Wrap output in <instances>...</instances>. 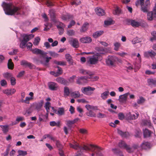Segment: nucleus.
<instances>
[{
    "label": "nucleus",
    "instance_id": "nucleus-19",
    "mask_svg": "<svg viewBox=\"0 0 156 156\" xmlns=\"http://www.w3.org/2000/svg\"><path fill=\"white\" fill-rule=\"evenodd\" d=\"M129 94V93L128 92L124 94L120 95L118 100L121 102L123 103L126 102L127 100V97Z\"/></svg>",
    "mask_w": 156,
    "mask_h": 156
},
{
    "label": "nucleus",
    "instance_id": "nucleus-9",
    "mask_svg": "<svg viewBox=\"0 0 156 156\" xmlns=\"http://www.w3.org/2000/svg\"><path fill=\"white\" fill-rule=\"evenodd\" d=\"M118 145L120 148L126 149L128 153H131L133 151L132 148H131L124 141L122 140L119 141Z\"/></svg>",
    "mask_w": 156,
    "mask_h": 156
},
{
    "label": "nucleus",
    "instance_id": "nucleus-30",
    "mask_svg": "<svg viewBox=\"0 0 156 156\" xmlns=\"http://www.w3.org/2000/svg\"><path fill=\"white\" fill-rule=\"evenodd\" d=\"M32 107L29 108H27L25 112L23 113V114L25 115L26 116H28L30 114L33 112V110L32 108Z\"/></svg>",
    "mask_w": 156,
    "mask_h": 156
},
{
    "label": "nucleus",
    "instance_id": "nucleus-50",
    "mask_svg": "<svg viewBox=\"0 0 156 156\" xmlns=\"http://www.w3.org/2000/svg\"><path fill=\"white\" fill-rule=\"evenodd\" d=\"M59 123V122H58V123H57L55 122L54 121H53L50 122V125L52 126H60Z\"/></svg>",
    "mask_w": 156,
    "mask_h": 156
},
{
    "label": "nucleus",
    "instance_id": "nucleus-24",
    "mask_svg": "<svg viewBox=\"0 0 156 156\" xmlns=\"http://www.w3.org/2000/svg\"><path fill=\"white\" fill-rule=\"evenodd\" d=\"M45 56L44 58H44L45 59V61L42 60L41 61V63L44 65L45 66H47L48 65V62L50 59H51V57H47Z\"/></svg>",
    "mask_w": 156,
    "mask_h": 156
},
{
    "label": "nucleus",
    "instance_id": "nucleus-22",
    "mask_svg": "<svg viewBox=\"0 0 156 156\" xmlns=\"http://www.w3.org/2000/svg\"><path fill=\"white\" fill-rule=\"evenodd\" d=\"M57 67L58 70L56 73L54 72H51V74L54 75L55 76H57L60 75L62 74V69L61 67L59 66H57Z\"/></svg>",
    "mask_w": 156,
    "mask_h": 156
},
{
    "label": "nucleus",
    "instance_id": "nucleus-23",
    "mask_svg": "<svg viewBox=\"0 0 156 156\" xmlns=\"http://www.w3.org/2000/svg\"><path fill=\"white\" fill-rule=\"evenodd\" d=\"M61 18L64 21H69V20L73 19V16L70 14H67L62 16Z\"/></svg>",
    "mask_w": 156,
    "mask_h": 156
},
{
    "label": "nucleus",
    "instance_id": "nucleus-45",
    "mask_svg": "<svg viewBox=\"0 0 156 156\" xmlns=\"http://www.w3.org/2000/svg\"><path fill=\"white\" fill-rule=\"evenodd\" d=\"M8 68L9 69H12L13 68V64L12 62L11 59H10L8 60Z\"/></svg>",
    "mask_w": 156,
    "mask_h": 156
},
{
    "label": "nucleus",
    "instance_id": "nucleus-60",
    "mask_svg": "<svg viewBox=\"0 0 156 156\" xmlns=\"http://www.w3.org/2000/svg\"><path fill=\"white\" fill-rule=\"evenodd\" d=\"M3 92L7 95H11L9 89H6L3 90Z\"/></svg>",
    "mask_w": 156,
    "mask_h": 156
},
{
    "label": "nucleus",
    "instance_id": "nucleus-44",
    "mask_svg": "<svg viewBox=\"0 0 156 156\" xmlns=\"http://www.w3.org/2000/svg\"><path fill=\"white\" fill-rule=\"evenodd\" d=\"M54 63L58 65L65 66L66 65V62L64 61H59L57 60L54 61Z\"/></svg>",
    "mask_w": 156,
    "mask_h": 156
},
{
    "label": "nucleus",
    "instance_id": "nucleus-16",
    "mask_svg": "<svg viewBox=\"0 0 156 156\" xmlns=\"http://www.w3.org/2000/svg\"><path fill=\"white\" fill-rule=\"evenodd\" d=\"M56 80L58 83L64 85L68 86L69 84V82L68 80L60 77H58L56 79Z\"/></svg>",
    "mask_w": 156,
    "mask_h": 156
},
{
    "label": "nucleus",
    "instance_id": "nucleus-2",
    "mask_svg": "<svg viewBox=\"0 0 156 156\" xmlns=\"http://www.w3.org/2000/svg\"><path fill=\"white\" fill-rule=\"evenodd\" d=\"M70 147L71 148H72L73 149L75 150H80V152L81 154H80L81 155L82 154L83 151H94V149H93V148H98L99 150H101V148L98 147L97 146H95L92 144H90V147H89L83 144V146H80L76 142L74 141L73 144L70 143L69 144Z\"/></svg>",
    "mask_w": 156,
    "mask_h": 156
},
{
    "label": "nucleus",
    "instance_id": "nucleus-3",
    "mask_svg": "<svg viewBox=\"0 0 156 156\" xmlns=\"http://www.w3.org/2000/svg\"><path fill=\"white\" fill-rule=\"evenodd\" d=\"M80 73L83 75H87L88 76H83L79 77L76 80V83L79 84H83L87 82V79L91 78V76L93 74L90 71L84 69H80L79 70Z\"/></svg>",
    "mask_w": 156,
    "mask_h": 156
},
{
    "label": "nucleus",
    "instance_id": "nucleus-53",
    "mask_svg": "<svg viewBox=\"0 0 156 156\" xmlns=\"http://www.w3.org/2000/svg\"><path fill=\"white\" fill-rule=\"evenodd\" d=\"M18 50L17 49H14L9 53V54L10 55H16L18 52Z\"/></svg>",
    "mask_w": 156,
    "mask_h": 156
},
{
    "label": "nucleus",
    "instance_id": "nucleus-14",
    "mask_svg": "<svg viewBox=\"0 0 156 156\" xmlns=\"http://www.w3.org/2000/svg\"><path fill=\"white\" fill-rule=\"evenodd\" d=\"M48 85L49 88L51 90H56L58 87L57 83L52 82L48 83Z\"/></svg>",
    "mask_w": 156,
    "mask_h": 156
},
{
    "label": "nucleus",
    "instance_id": "nucleus-33",
    "mask_svg": "<svg viewBox=\"0 0 156 156\" xmlns=\"http://www.w3.org/2000/svg\"><path fill=\"white\" fill-rule=\"evenodd\" d=\"M103 33V31H97L93 34V36L94 38H97L102 34Z\"/></svg>",
    "mask_w": 156,
    "mask_h": 156
},
{
    "label": "nucleus",
    "instance_id": "nucleus-11",
    "mask_svg": "<svg viewBox=\"0 0 156 156\" xmlns=\"http://www.w3.org/2000/svg\"><path fill=\"white\" fill-rule=\"evenodd\" d=\"M44 101L41 100L39 102L34 103L31 106L37 112H39L41 110Z\"/></svg>",
    "mask_w": 156,
    "mask_h": 156
},
{
    "label": "nucleus",
    "instance_id": "nucleus-56",
    "mask_svg": "<svg viewBox=\"0 0 156 156\" xmlns=\"http://www.w3.org/2000/svg\"><path fill=\"white\" fill-rule=\"evenodd\" d=\"M67 34L70 36L73 35L75 34V31L73 30H69L67 31Z\"/></svg>",
    "mask_w": 156,
    "mask_h": 156
},
{
    "label": "nucleus",
    "instance_id": "nucleus-15",
    "mask_svg": "<svg viewBox=\"0 0 156 156\" xmlns=\"http://www.w3.org/2000/svg\"><path fill=\"white\" fill-rule=\"evenodd\" d=\"M95 50L98 52L96 54H98L101 56V55L105 54L106 51L105 48L103 47H97L95 48Z\"/></svg>",
    "mask_w": 156,
    "mask_h": 156
},
{
    "label": "nucleus",
    "instance_id": "nucleus-13",
    "mask_svg": "<svg viewBox=\"0 0 156 156\" xmlns=\"http://www.w3.org/2000/svg\"><path fill=\"white\" fill-rule=\"evenodd\" d=\"M32 51L34 54H40L41 55V57L43 58H44L45 56L47 55V54H48L47 52L37 48L32 49Z\"/></svg>",
    "mask_w": 156,
    "mask_h": 156
},
{
    "label": "nucleus",
    "instance_id": "nucleus-59",
    "mask_svg": "<svg viewBox=\"0 0 156 156\" xmlns=\"http://www.w3.org/2000/svg\"><path fill=\"white\" fill-rule=\"evenodd\" d=\"M140 42L139 39L137 37L134 38L132 41V43L133 44H135Z\"/></svg>",
    "mask_w": 156,
    "mask_h": 156
},
{
    "label": "nucleus",
    "instance_id": "nucleus-1",
    "mask_svg": "<svg viewBox=\"0 0 156 156\" xmlns=\"http://www.w3.org/2000/svg\"><path fill=\"white\" fill-rule=\"evenodd\" d=\"M5 14L8 15H21L24 14L23 10L20 8L15 6L12 3L3 2L2 4Z\"/></svg>",
    "mask_w": 156,
    "mask_h": 156
},
{
    "label": "nucleus",
    "instance_id": "nucleus-57",
    "mask_svg": "<svg viewBox=\"0 0 156 156\" xmlns=\"http://www.w3.org/2000/svg\"><path fill=\"white\" fill-rule=\"evenodd\" d=\"M48 53L51 56L53 57H57L58 55V54L54 51H49Z\"/></svg>",
    "mask_w": 156,
    "mask_h": 156
},
{
    "label": "nucleus",
    "instance_id": "nucleus-64",
    "mask_svg": "<svg viewBox=\"0 0 156 156\" xmlns=\"http://www.w3.org/2000/svg\"><path fill=\"white\" fill-rule=\"evenodd\" d=\"M59 154L60 156H66L65 155L62 149H59Z\"/></svg>",
    "mask_w": 156,
    "mask_h": 156
},
{
    "label": "nucleus",
    "instance_id": "nucleus-10",
    "mask_svg": "<svg viewBox=\"0 0 156 156\" xmlns=\"http://www.w3.org/2000/svg\"><path fill=\"white\" fill-rule=\"evenodd\" d=\"M95 90L94 88L90 86L83 87L81 89L83 93L88 95H91L93 93V91Z\"/></svg>",
    "mask_w": 156,
    "mask_h": 156
},
{
    "label": "nucleus",
    "instance_id": "nucleus-37",
    "mask_svg": "<svg viewBox=\"0 0 156 156\" xmlns=\"http://www.w3.org/2000/svg\"><path fill=\"white\" fill-rule=\"evenodd\" d=\"M86 113L87 115L90 117H96V114L94 112L90 109Z\"/></svg>",
    "mask_w": 156,
    "mask_h": 156
},
{
    "label": "nucleus",
    "instance_id": "nucleus-26",
    "mask_svg": "<svg viewBox=\"0 0 156 156\" xmlns=\"http://www.w3.org/2000/svg\"><path fill=\"white\" fill-rule=\"evenodd\" d=\"M65 58L69 63L70 64H72L73 61L71 56L69 54H66L65 55Z\"/></svg>",
    "mask_w": 156,
    "mask_h": 156
},
{
    "label": "nucleus",
    "instance_id": "nucleus-42",
    "mask_svg": "<svg viewBox=\"0 0 156 156\" xmlns=\"http://www.w3.org/2000/svg\"><path fill=\"white\" fill-rule=\"evenodd\" d=\"M64 114V110L63 108H58V110L57 111L56 114L59 115H62Z\"/></svg>",
    "mask_w": 156,
    "mask_h": 156
},
{
    "label": "nucleus",
    "instance_id": "nucleus-34",
    "mask_svg": "<svg viewBox=\"0 0 156 156\" xmlns=\"http://www.w3.org/2000/svg\"><path fill=\"white\" fill-rule=\"evenodd\" d=\"M144 55L148 56H150L151 57H153L155 56L156 55V53L153 51H147L144 53Z\"/></svg>",
    "mask_w": 156,
    "mask_h": 156
},
{
    "label": "nucleus",
    "instance_id": "nucleus-20",
    "mask_svg": "<svg viewBox=\"0 0 156 156\" xmlns=\"http://www.w3.org/2000/svg\"><path fill=\"white\" fill-rule=\"evenodd\" d=\"M95 10L96 14L99 16H103L105 14L104 10L100 8L97 7Z\"/></svg>",
    "mask_w": 156,
    "mask_h": 156
},
{
    "label": "nucleus",
    "instance_id": "nucleus-40",
    "mask_svg": "<svg viewBox=\"0 0 156 156\" xmlns=\"http://www.w3.org/2000/svg\"><path fill=\"white\" fill-rule=\"evenodd\" d=\"M139 114L138 112L135 113L134 114H130L129 116V118L131 119H136L138 117Z\"/></svg>",
    "mask_w": 156,
    "mask_h": 156
},
{
    "label": "nucleus",
    "instance_id": "nucleus-55",
    "mask_svg": "<svg viewBox=\"0 0 156 156\" xmlns=\"http://www.w3.org/2000/svg\"><path fill=\"white\" fill-rule=\"evenodd\" d=\"M151 34L153 37L150 38V40L151 41H153L154 40H156V32L153 31Z\"/></svg>",
    "mask_w": 156,
    "mask_h": 156
},
{
    "label": "nucleus",
    "instance_id": "nucleus-27",
    "mask_svg": "<svg viewBox=\"0 0 156 156\" xmlns=\"http://www.w3.org/2000/svg\"><path fill=\"white\" fill-rule=\"evenodd\" d=\"M70 94L69 89L67 87H65L64 89V96L66 98Z\"/></svg>",
    "mask_w": 156,
    "mask_h": 156
},
{
    "label": "nucleus",
    "instance_id": "nucleus-48",
    "mask_svg": "<svg viewBox=\"0 0 156 156\" xmlns=\"http://www.w3.org/2000/svg\"><path fill=\"white\" fill-rule=\"evenodd\" d=\"M85 107L87 108V109L88 110H89L90 109H95L97 108V107H95L94 106L90 105H87L85 106Z\"/></svg>",
    "mask_w": 156,
    "mask_h": 156
},
{
    "label": "nucleus",
    "instance_id": "nucleus-61",
    "mask_svg": "<svg viewBox=\"0 0 156 156\" xmlns=\"http://www.w3.org/2000/svg\"><path fill=\"white\" fill-rule=\"evenodd\" d=\"M69 111L70 112V113L71 114H74L75 112V108L72 105L70 106Z\"/></svg>",
    "mask_w": 156,
    "mask_h": 156
},
{
    "label": "nucleus",
    "instance_id": "nucleus-38",
    "mask_svg": "<svg viewBox=\"0 0 156 156\" xmlns=\"http://www.w3.org/2000/svg\"><path fill=\"white\" fill-rule=\"evenodd\" d=\"M50 103L49 102H47L44 106V108L46 110L47 113H49L50 111V108L51 107L50 106Z\"/></svg>",
    "mask_w": 156,
    "mask_h": 156
},
{
    "label": "nucleus",
    "instance_id": "nucleus-54",
    "mask_svg": "<svg viewBox=\"0 0 156 156\" xmlns=\"http://www.w3.org/2000/svg\"><path fill=\"white\" fill-rule=\"evenodd\" d=\"M120 10L118 7H117L113 11V13L114 15H118L120 14Z\"/></svg>",
    "mask_w": 156,
    "mask_h": 156
},
{
    "label": "nucleus",
    "instance_id": "nucleus-7",
    "mask_svg": "<svg viewBox=\"0 0 156 156\" xmlns=\"http://www.w3.org/2000/svg\"><path fill=\"white\" fill-rule=\"evenodd\" d=\"M120 60L115 56H109L106 59V64L108 66H114L115 62L117 61L120 62Z\"/></svg>",
    "mask_w": 156,
    "mask_h": 156
},
{
    "label": "nucleus",
    "instance_id": "nucleus-63",
    "mask_svg": "<svg viewBox=\"0 0 156 156\" xmlns=\"http://www.w3.org/2000/svg\"><path fill=\"white\" fill-rule=\"evenodd\" d=\"M10 81H11V84L12 85H14L16 83V79L15 78L13 77H11Z\"/></svg>",
    "mask_w": 156,
    "mask_h": 156
},
{
    "label": "nucleus",
    "instance_id": "nucleus-43",
    "mask_svg": "<svg viewBox=\"0 0 156 156\" xmlns=\"http://www.w3.org/2000/svg\"><path fill=\"white\" fill-rule=\"evenodd\" d=\"M109 92L108 91H106L102 93L101 95V98L105 100L107 98V96L108 95Z\"/></svg>",
    "mask_w": 156,
    "mask_h": 156
},
{
    "label": "nucleus",
    "instance_id": "nucleus-62",
    "mask_svg": "<svg viewBox=\"0 0 156 156\" xmlns=\"http://www.w3.org/2000/svg\"><path fill=\"white\" fill-rule=\"evenodd\" d=\"M75 24V22L74 21L72 20L71 21L69 24L68 26V28H70L71 27L74 25Z\"/></svg>",
    "mask_w": 156,
    "mask_h": 156
},
{
    "label": "nucleus",
    "instance_id": "nucleus-47",
    "mask_svg": "<svg viewBox=\"0 0 156 156\" xmlns=\"http://www.w3.org/2000/svg\"><path fill=\"white\" fill-rule=\"evenodd\" d=\"M18 152L19 154V155L24 156L27 155V151H23L21 150H19L18 151Z\"/></svg>",
    "mask_w": 156,
    "mask_h": 156
},
{
    "label": "nucleus",
    "instance_id": "nucleus-25",
    "mask_svg": "<svg viewBox=\"0 0 156 156\" xmlns=\"http://www.w3.org/2000/svg\"><path fill=\"white\" fill-rule=\"evenodd\" d=\"M89 24L87 22L84 23L80 29V31L81 32H84L87 31L88 28Z\"/></svg>",
    "mask_w": 156,
    "mask_h": 156
},
{
    "label": "nucleus",
    "instance_id": "nucleus-49",
    "mask_svg": "<svg viewBox=\"0 0 156 156\" xmlns=\"http://www.w3.org/2000/svg\"><path fill=\"white\" fill-rule=\"evenodd\" d=\"M40 41V37H37L35 38L33 44L34 45H38Z\"/></svg>",
    "mask_w": 156,
    "mask_h": 156
},
{
    "label": "nucleus",
    "instance_id": "nucleus-21",
    "mask_svg": "<svg viewBox=\"0 0 156 156\" xmlns=\"http://www.w3.org/2000/svg\"><path fill=\"white\" fill-rule=\"evenodd\" d=\"M80 41L83 43H89L92 41L91 37H86L80 38Z\"/></svg>",
    "mask_w": 156,
    "mask_h": 156
},
{
    "label": "nucleus",
    "instance_id": "nucleus-31",
    "mask_svg": "<svg viewBox=\"0 0 156 156\" xmlns=\"http://www.w3.org/2000/svg\"><path fill=\"white\" fill-rule=\"evenodd\" d=\"M142 124L144 125L148 126L150 128L152 127L151 123L149 120H143Z\"/></svg>",
    "mask_w": 156,
    "mask_h": 156
},
{
    "label": "nucleus",
    "instance_id": "nucleus-12",
    "mask_svg": "<svg viewBox=\"0 0 156 156\" xmlns=\"http://www.w3.org/2000/svg\"><path fill=\"white\" fill-rule=\"evenodd\" d=\"M20 64L25 67H28L30 69H34L35 68V66L34 65L25 60H22Z\"/></svg>",
    "mask_w": 156,
    "mask_h": 156
},
{
    "label": "nucleus",
    "instance_id": "nucleus-46",
    "mask_svg": "<svg viewBox=\"0 0 156 156\" xmlns=\"http://www.w3.org/2000/svg\"><path fill=\"white\" fill-rule=\"evenodd\" d=\"M33 98L32 97H26L25 100H23L22 101V102H24L27 104H29L30 102L29 101L30 100H31L33 99Z\"/></svg>",
    "mask_w": 156,
    "mask_h": 156
},
{
    "label": "nucleus",
    "instance_id": "nucleus-6",
    "mask_svg": "<svg viewBox=\"0 0 156 156\" xmlns=\"http://www.w3.org/2000/svg\"><path fill=\"white\" fill-rule=\"evenodd\" d=\"M102 57L98 54H95L89 57L87 61V63L88 65H95L97 63L98 61L101 60Z\"/></svg>",
    "mask_w": 156,
    "mask_h": 156
},
{
    "label": "nucleus",
    "instance_id": "nucleus-32",
    "mask_svg": "<svg viewBox=\"0 0 156 156\" xmlns=\"http://www.w3.org/2000/svg\"><path fill=\"white\" fill-rule=\"evenodd\" d=\"M118 133L123 137H126L129 135L128 133L123 132L119 129L118 130Z\"/></svg>",
    "mask_w": 156,
    "mask_h": 156
},
{
    "label": "nucleus",
    "instance_id": "nucleus-5",
    "mask_svg": "<svg viewBox=\"0 0 156 156\" xmlns=\"http://www.w3.org/2000/svg\"><path fill=\"white\" fill-rule=\"evenodd\" d=\"M20 35L23 39L21 40L20 39L21 41L20 47V48H25L27 42L33 38L34 37V35L32 34L27 35L24 34H21Z\"/></svg>",
    "mask_w": 156,
    "mask_h": 156
},
{
    "label": "nucleus",
    "instance_id": "nucleus-8",
    "mask_svg": "<svg viewBox=\"0 0 156 156\" xmlns=\"http://www.w3.org/2000/svg\"><path fill=\"white\" fill-rule=\"evenodd\" d=\"M147 19L149 21L156 20V3L153 10L147 13Z\"/></svg>",
    "mask_w": 156,
    "mask_h": 156
},
{
    "label": "nucleus",
    "instance_id": "nucleus-17",
    "mask_svg": "<svg viewBox=\"0 0 156 156\" xmlns=\"http://www.w3.org/2000/svg\"><path fill=\"white\" fill-rule=\"evenodd\" d=\"M69 42L70 44L74 48H77L79 46V41L76 38H72Z\"/></svg>",
    "mask_w": 156,
    "mask_h": 156
},
{
    "label": "nucleus",
    "instance_id": "nucleus-58",
    "mask_svg": "<svg viewBox=\"0 0 156 156\" xmlns=\"http://www.w3.org/2000/svg\"><path fill=\"white\" fill-rule=\"evenodd\" d=\"M56 27L57 28H64L65 27V25L62 22H59V24L58 25H56Z\"/></svg>",
    "mask_w": 156,
    "mask_h": 156
},
{
    "label": "nucleus",
    "instance_id": "nucleus-51",
    "mask_svg": "<svg viewBox=\"0 0 156 156\" xmlns=\"http://www.w3.org/2000/svg\"><path fill=\"white\" fill-rule=\"evenodd\" d=\"M49 14L51 19H54L55 17V11L53 10H50L49 11Z\"/></svg>",
    "mask_w": 156,
    "mask_h": 156
},
{
    "label": "nucleus",
    "instance_id": "nucleus-28",
    "mask_svg": "<svg viewBox=\"0 0 156 156\" xmlns=\"http://www.w3.org/2000/svg\"><path fill=\"white\" fill-rule=\"evenodd\" d=\"M145 101L146 99L144 98L142 96H140L137 100V103L138 104L142 105L145 103Z\"/></svg>",
    "mask_w": 156,
    "mask_h": 156
},
{
    "label": "nucleus",
    "instance_id": "nucleus-52",
    "mask_svg": "<svg viewBox=\"0 0 156 156\" xmlns=\"http://www.w3.org/2000/svg\"><path fill=\"white\" fill-rule=\"evenodd\" d=\"M55 144L57 147L58 148V149L62 148V145L61 144L59 140H57V141H56L55 142Z\"/></svg>",
    "mask_w": 156,
    "mask_h": 156
},
{
    "label": "nucleus",
    "instance_id": "nucleus-39",
    "mask_svg": "<svg viewBox=\"0 0 156 156\" xmlns=\"http://www.w3.org/2000/svg\"><path fill=\"white\" fill-rule=\"evenodd\" d=\"M0 126L2 129V130L3 133H6L8 131L9 126L8 125H0Z\"/></svg>",
    "mask_w": 156,
    "mask_h": 156
},
{
    "label": "nucleus",
    "instance_id": "nucleus-29",
    "mask_svg": "<svg viewBox=\"0 0 156 156\" xmlns=\"http://www.w3.org/2000/svg\"><path fill=\"white\" fill-rule=\"evenodd\" d=\"M141 146L142 148L144 149H147L150 147V144L146 142H143Z\"/></svg>",
    "mask_w": 156,
    "mask_h": 156
},
{
    "label": "nucleus",
    "instance_id": "nucleus-35",
    "mask_svg": "<svg viewBox=\"0 0 156 156\" xmlns=\"http://www.w3.org/2000/svg\"><path fill=\"white\" fill-rule=\"evenodd\" d=\"M71 97L74 98H78L80 97V94L78 91H75L71 93Z\"/></svg>",
    "mask_w": 156,
    "mask_h": 156
},
{
    "label": "nucleus",
    "instance_id": "nucleus-18",
    "mask_svg": "<svg viewBox=\"0 0 156 156\" xmlns=\"http://www.w3.org/2000/svg\"><path fill=\"white\" fill-rule=\"evenodd\" d=\"M127 23L128 24H130L133 27H137L140 25V23L135 20H126Z\"/></svg>",
    "mask_w": 156,
    "mask_h": 156
},
{
    "label": "nucleus",
    "instance_id": "nucleus-4",
    "mask_svg": "<svg viewBox=\"0 0 156 156\" xmlns=\"http://www.w3.org/2000/svg\"><path fill=\"white\" fill-rule=\"evenodd\" d=\"M140 3L141 10L144 12H147L149 10L150 2L149 0H146L144 2V0H139L136 2V5L137 6Z\"/></svg>",
    "mask_w": 156,
    "mask_h": 156
},
{
    "label": "nucleus",
    "instance_id": "nucleus-36",
    "mask_svg": "<svg viewBox=\"0 0 156 156\" xmlns=\"http://www.w3.org/2000/svg\"><path fill=\"white\" fill-rule=\"evenodd\" d=\"M144 138L148 137L150 136L151 134V132L147 129H145L144 130Z\"/></svg>",
    "mask_w": 156,
    "mask_h": 156
},
{
    "label": "nucleus",
    "instance_id": "nucleus-41",
    "mask_svg": "<svg viewBox=\"0 0 156 156\" xmlns=\"http://www.w3.org/2000/svg\"><path fill=\"white\" fill-rule=\"evenodd\" d=\"M147 82L149 85L156 84V80L152 79H148Z\"/></svg>",
    "mask_w": 156,
    "mask_h": 156
}]
</instances>
